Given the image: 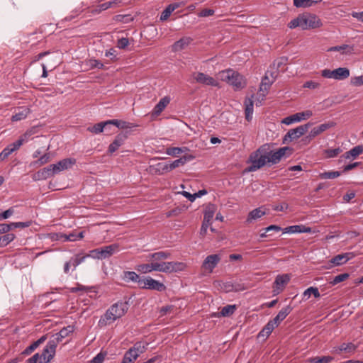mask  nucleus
<instances>
[{
	"label": "nucleus",
	"mask_w": 363,
	"mask_h": 363,
	"mask_svg": "<svg viewBox=\"0 0 363 363\" xmlns=\"http://www.w3.org/2000/svg\"><path fill=\"white\" fill-rule=\"evenodd\" d=\"M29 113L30 109L28 107H20L16 111L15 114L12 116L11 119L13 121H21L26 118Z\"/></svg>",
	"instance_id": "obj_29"
},
{
	"label": "nucleus",
	"mask_w": 363,
	"mask_h": 363,
	"mask_svg": "<svg viewBox=\"0 0 363 363\" xmlns=\"http://www.w3.org/2000/svg\"><path fill=\"white\" fill-rule=\"evenodd\" d=\"M351 83L357 86L363 85V75L352 78Z\"/></svg>",
	"instance_id": "obj_63"
},
{
	"label": "nucleus",
	"mask_w": 363,
	"mask_h": 363,
	"mask_svg": "<svg viewBox=\"0 0 363 363\" xmlns=\"http://www.w3.org/2000/svg\"><path fill=\"white\" fill-rule=\"evenodd\" d=\"M288 26H289V28H290L291 29L297 28V27H300L301 28V18H300V16H298L296 18H294V19L291 20L289 23Z\"/></svg>",
	"instance_id": "obj_60"
},
{
	"label": "nucleus",
	"mask_w": 363,
	"mask_h": 363,
	"mask_svg": "<svg viewBox=\"0 0 363 363\" xmlns=\"http://www.w3.org/2000/svg\"><path fill=\"white\" fill-rule=\"evenodd\" d=\"M312 124V123L308 122L304 125H301L295 128L289 130L284 137L283 143H287L295 139L299 138L308 130Z\"/></svg>",
	"instance_id": "obj_8"
},
{
	"label": "nucleus",
	"mask_w": 363,
	"mask_h": 363,
	"mask_svg": "<svg viewBox=\"0 0 363 363\" xmlns=\"http://www.w3.org/2000/svg\"><path fill=\"white\" fill-rule=\"evenodd\" d=\"M128 310L127 301H118L113 304L99 320V325L101 327L109 325L117 319L121 318Z\"/></svg>",
	"instance_id": "obj_3"
},
{
	"label": "nucleus",
	"mask_w": 363,
	"mask_h": 363,
	"mask_svg": "<svg viewBox=\"0 0 363 363\" xmlns=\"http://www.w3.org/2000/svg\"><path fill=\"white\" fill-rule=\"evenodd\" d=\"M214 216V211L213 209L208 208L205 211L204 216H203V220L206 222H211Z\"/></svg>",
	"instance_id": "obj_55"
},
{
	"label": "nucleus",
	"mask_w": 363,
	"mask_h": 363,
	"mask_svg": "<svg viewBox=\"0 0 363 363\" xmlns=\"http://www.w3.org/2000/svg\"><path fill=\"white\" fill-rule=\"evenodd\" d=\"M334 79L344 80L349 77L350 70L347 67H339L333 69Z\"/></svg>",
	"instance_id": "obj_31"
},
{
	"label": "nucleus",
	"mask_w": 363,
	"mask_h": 363,
	"mask_svg": "<svg viewBox=\"0 0 363 363\" xmlns=\"http://www.w3.org/2000/svg\"><path fill=\"white\" fill-rule=\"evenodd\" d=\"M193 157L191 156H184L180 157L178 160H176L170 163H159L157 165L159 167V170H162V172H170L175 168L184 165L188 160H191Z\"/></svg>",
	"instance_id": "obj_12"
},
{
	"label": "nucleus",
	"mask_w": 363,
	"mask_h": 363,
	"mask_svg": "<svg viewBox=\"0 0 363 363\" xmlns=\"http://www.w3.org/2000/svg\"><path fill=\"white\" fill-rule=\"evenodd\" d=\"M220 256L218 254H213L207 256L203 262L202 268L209 273H211L213 269L220 261Z\"/></svg>",
	"instance_id": "obj_15"
},
{
	"label": "nucleus",
	"mask_w": 363,
	"mask_h": 363,
	"mask_svg": "<svg viewBox=\"0 0 363 363\" xmlns=\"http://www.w3.org/2000/svg\"><path fill=\"white\" fill-rule=\"evenodd\" d=\"M138 285L141 289L155 290L160 292L164 291L166 289L165 285L150 277L142 278L138 281Z\"/></svg>",
	"instance_id": "obj_9"
},
{
	"label": "nucleus",
	"mask_w": 363,
	"mask_h": 363,
	"mask_svg": "<svg viewBox=\"0 0 363 363\" xmlns=\"http://www.w3.org/2000/svg\"><path fill=\"white\" fill-rule=\"evenodd\" d=\"M129 45V40L128 38H122L118 40L117 47L120 49H125Z\"/></svg>",
	"instance_id": "obj_61"
},
{
	"label": "nucleus",
	"mask_w": 363,
	"mask_h": 363,
	"mask_svg": "<svg viewBox=\"0 0 363 363\" xmlns=\"http://www.w3.org/2000/svg\"><path fill=\"white\" fill-rule=\"evenodd\" d=\"M170 99L168 96H164L160 100V101L156 104L153 109V115L158 116L160 115L162 111L166 108V106L169 104Z\"/></svg>",
	"instance_id": "obj_27"
},
{
	"label": "nucleus",
	"mask_w": 363,
	"mask_h": 363,
	"mask_svg": "<svg viewBox=\"0 0 363 363\" xmlns=\"http://www.w3.org/2000/svg\"><path fill=\"white\" fill-rule=\"evenodd\" d=\"M335 125V123L334 122H328L320 124L318 126L314 127L313 128L311 129L308 135L303 139V140L305 143H310L314 138L320 135L328 129L334 127Z\"/></svg>",
	"instance_id": "obj_11"
},
{
	"label": "nucleus",
	"mask_w": 363,
	"mask_h": 363,
	"mask_svg": "<svg viewBox=\"0 0 363 363\" xmlns=\"http://www.w3.org/2000/svg\"><path fill=\"white\" fill-rule=\"evenodd\" d=\"M1 235V243H0V247H5L11 242L16 238L13 233H4Z\"/></svg>",
	"instance_id": "obj_41"
},
{
	"label": "nucleus",
	"mask_w": 363,
	"mask_h": 363,
	"mask_svg": "<svg viewBox=\"0 0 363 363\" xmlns=\"http://www.w3.org/2000/svg\"><path fill=\"white\" fill-rule=\"evenodd\" d=\"M319 1L313 0H294V4L296 7H309L317 4Z\"/></svg>",
	"instance_id": "obj_40"
},
{
	"label": "nucleus",
	"mask_w": 363,
	"mask_h": 363,
	"mask_svg": "<svg viewBox=\"0 0 363 363\" xmlns=\"http://www.w3.org/2000/svg\"><path fill=\"white\" fill-rule=\"evenodd\" d=\"M47 340V335H43L38 340L33 342L30 346L27 347L21 353L23 355H29L35 350L41 344Z\"/></svg>",
	"instance_id": "obj_25"
},
{
	"label": "nucleus",
	"mask_w": 363,
	"mask_h": 363,
	"mask_svg": "<svg viewBox=\"0 0 363 363\" xmlns=\"http://www.w3.org/2000/svg\"><path fill=\"white\" fill-rule=\"evenodd\" d=\"M329 51H340L345 52L346 54H350L353 51V48L348 45H342L340 46H334L328 50Z\"/></svg>",
	"instance_id": "obj_45"
},
{
	"label": "nucleus",
	"mask_w": 363,
	"mask_h": 363,
	"mask_svg": "<svg viewBox=\"0 0 363 363\" xmlns=\"http://www.w3.org/2000/svg\"><path fill=\"white\" fill-rule=\"evenodd\" d=\"M171 257V253L167 251H160L155 253L150 254L148 257L152 262H163L162 260L169 259Z\"/></svg>",
	"instance_id": "obj_26"
},
{
	"label": "nucleus",
	"mask_w": 363,
	"mask_h": 363,
	"mask_svg": "<svg viewBox=\"0 0 363 363\" xmlns=\"http://www.w3.org/2000/svg\"><path fill=\"white\" fill-rule=\"evenodd\" d=\"M286 151H290L289 147H281L277 151L265 152L268 164H275L279 162L281 158L285 155Z\"/></svg>",
	"instance_id": "obj_13"
},
{
	"label": "nucleus",
	"mask_w": 363,
	"mask_h": 363,
	"mask_svg": "<svg viewBox=\"0 0 363 363\" xmlns=\"http://www.w3.org/2000/svg\"><path fill=\"white\" fill-rule=\"evenodd\" d=\"M269 72H266L264 77L262 78L259 86V91H268L269 87L273 84L272 80L269 77Z\"/></svg>",
	"instance_id": "obj_38"
},
{
	"label": "nucleus",
	"mask_w": 363,
	"mask_h": 363,
	"mask_svg": "<svg viewBox=\"0 0 363 363\" xmlns=\"http://www.w3.org/2000/svg\"><path fill=\"white\" fill-rule=\"evenodd\" d=\"M290 279V276L287 274L277 275L274 282V294H279L281 293L284 290L285 286L289 282Z\"/></svg>",
	"instance_id": "obj_16"
},
{
	"label": "nucleus",
	"mask_w": 363,
	"mask_h": 363,
	"mask_svg": "<svg viewBox=\"0 0 363 363\" xmlns=\"http://www.w3.org/2000/svg\"><path fill=\"white\" fill-rule=\"evenodd\" d=\"M291 311L292 308L290 306H287L283 308L272 320H270V321L272 322L274 325L277 328L281 321L286 318Z\"/></svg>",
	"instance_id": "obj_21"
},
{
	"label": "nucleus",
	"mask_w": 363,
	"mask_h": 363,
	"mask_svg": "<svg viewBox=\"0 0 363 363\" xmlns=\"http://www.w3.org/2000/svg\"><path fill=\"white\" fill-rule=\"evenodd\" d=\"M236 310L235 305H227L223 307L218 313V316L228 317L233 315Z\"/></svg>",
	"instance_id": "obj_39"
},
{
	"label": "nucleus",
	"mask_w": 363,
	"mask_h": 363,
	"mask_svg": "<svg viewBox=\"0 0 363 363\" xmlns=\"http://www.w3.org/2000/svg\"><path fill=\"white\" fill-rule=\"evenodd\" d=\"M363 152V146L362 145H357L352 148L350 150L346 152L343 157L345 159H355L357 158L359 155H361Z\"/></svg>",
	"instance_id": "obj_33"
},
{
	"label": "nucleus",
	"mask_w": 363,
	"mask_h": 363,
	"mask_svg": "<svg viewBox=\"0 0 363 363\" xmlns=\"http://www.w3.org/2000/svg\"><path fill=\"white\" fill-rule=\"evenodd\" d=\"M265 211L262 208V207L257 208L252 211H251L247 216V218L246 219L247 223H251L254 220H257L258 218H260L262 216L265 215Z\"/></svg>",
	"instance_id": "obj_24"
},
{
	"label": "nucleus",
	"mask_w": 363,
	"mask_h": 363,
	"mask_svg": "<svg viewBox=\"0 0 363 363\" xmlns=\"http://www.w3.org/2000/svg\"><path fill=\"white\" fill-rule=\"evenodd\" d=\"M275 328V325H274L272 322L269 320L258 333L257 337L262 338L263 340H265L270 335Z\"/></svg>",
	"instance_id": "obj_28"
},
{
	"label": "nucleus",
	"mask_w": 363,
	"mask_h": 363,
	"mask_svg": "<svg viewBox=\"0 0 363 363\" xmlns=\"http://www.w3.org/2000/svg\"><path fill=\"white\" fill-rule=\"evenodd\" d=\"M288 57H281L277 60H276L274 63H273V66L277 69L279 70V69L281 68L282 66H284L287 64L288 62Z\"/></svg>",
	"instance_id": "obj_50"
},
{
	"label": "nucleus",
	"mask_w": 363,
	"mask_h": 363,
	"mask_svg": "<svg viewBox=\"0 0 363 363\" xmlns=\"http://www.w3.org/2000/svg\"><path fill=\"white\" fill-rule=\"evenodd\" d=\"M349 255V253L337 255L331 259L330 262L335 266L343 264L350 259Z\"/></svg>",
	"instance_id": "obj_34"
},
{
	"label": "nucleus",
	"mask_w": 363,
	"mask_h": 363,
	"mask_svg": "<svg viewBox=\"0 0 363 363\" xmlns=\"http://www.w3.org/2000/svg\"><path fill=\"white\" fill-rule=\"evenodd\" d=\"M126 138L127 135L124 133L117 135L113 141L108 146V153L113 154L124 143Z\"/></svg>",
	"instance_id": "obj_20"
},
{
	"label": "nucleus",
	"mask_w": 363,
	"mask_h": 363,
	"mask_svg": "<svg viewBox=\"0 0 363 363\" xmlns=\"http://www.w3.org/2000/svg\"><path fill=\"white\" fill-rule=\"evenodd\" d=\"M334 359L331 356H323L321 357H314L310 359L311 363H330Z\"/></svg>",
	"instance_id": "obj_47"
},
{
	"label": "nucleus",
	"mask_w": 363,
	"mask_h": 363,
	"mask_svg": "<svg viewBox=\"0 0 363 363\" xmlns=\"http://www.w3.org/2000/svg\"><path fill=\"white\" fill-rule=\"evenodd\" d=\"M106 354L100 352L97 354L90 362L89 363H102L105 359Z\"/></svg>",
	"instance_id": "obj_59"
},
{
	"label": "nucleus",
	"mask_w": 363,
	"mask_h": 363,
	"mask_svg": "<svg viewBox=\"0 0 363 363\" xmlns=\"http://www.w3.org/2000/svg\"><path fill=\"white\" fill-rule=\"evenodd\" d=\"M146 350L145 345L141 342H136L133 347L130 348L124 354L121 363H131L136 360L140 354H143Z\"/></svg>",
	"instance_id": "obj_7"
},
{
	"label": "nucleus",
	"mask_w": 363,
	"mask_h": 363,
	"mask_svg": "<svg viewBox=\"0 0 363 363\" xmlns=\"http://www.w3.org/2000/svg\"><path fill=\"white\" fill-rule=\"evenodd\" d=\"M89 257H90L89 254L86 255H82V256L80 255H77L75 257H72L70 259L72 265L74 267V268H75L78 265H79L80 264L84 262L85 261V259Z\"/></svg>",
	"instance_id": "obj_42"
},
{
	"label": "nucleus",
	"mask_w": 363,
	"mask_h": 363,
	"mask_svg": "<svg viewBox=\"0 0 363 363\" xmlns=\"http://www.w3.org/2000/svg\"><path fill=\"white\" fill-rule=\"evenodd\" d=\"M349 277V274L343 273L335 276L333 279L330 281L332 285H336L345 280H346Z\"/></svg>",
	"instance_id": "obj_49"
},
{
	"label": "nucleus",
	"mask_w": 363,
	"mask_h": 363,
	"mask_svg": "<svg viewBox=\"0 0 363 363\" xmlns=\"http://www.w3.org/2000/svg\"><path fill=\"white\" fill-rule=\"evenodd\" d=\"M357 346L352 342L342 344L336 351L353 352L356 350Z\"/></svg>",
	"instance_id": "obj_44"
},
{
	"label": "nucleus",
	"mask_w": 363,
	"mask_h": 363,
	"mask_svg": "<svg viewBox=\"0 0 363 363\" xmlns=\"http://www.w3.org/2000/svg\"><path fill=\"white\" fill-rule=\"evenodd\" d=\"M303 86L310 89H315L319 88L320 84L313 81H307L303 84Z\"/></svg>",
	"instance_id": "obj_58"
},
{
	"label": "nucleus",
	"mask_w": 363,
	"mask_h": 363,
	"mask_svg": "<svg viewBox=\"0 0 363 363\" xmlns=\"http://www.w3.org/2000/svg\"><path fill=\"white\" fill-rule=\"evenodd\" d=\"M13 213L14 211L12 208L7 209L6 211L0 213V220L9 218L13 214Z\"/></svg>",
	"instance_id": "obj_62"
},
{
	"label": "nucleus",
	"mask_w": 363,
	"mask_h": 363,
	"mask_svg": "<svg viewBox=\"0 0 363 363\" xmlns=\"http://www.w3.org/2000/svg\"><path fill=\"white\" fill-rule=\"evenodd\" d=\"M264 150V146H262L250 155L252 165L249 167V171H256L268 164Z\"/></svg>",
	"instance_id": "obj_6"
},
{
	"label": "nucleus",
	"mask_w": 363,
	"mask_h": 363,
	"mask_svg": "<svg viewBox=\"0 0 363 363\" xmlns=\"http://www.w3.org/2000/svg\"><path fill=\"white\" fill-rule=\"evenodd\" d=\"M75 163V159L66 158L59 161L56 164H51V167L52 168L55 174H57L63 170L70 168Z\"/></svg>",
	"instance_id": "obj_18"
},
{
	"label": "nucleus",
	"mask_w": 363,
	"mask_h": 363,
	"mask_svg": "<svg viewBox=\"0 0 363 363\" xmlns=\"http://www.w3.org/2000/svg\"><path fill=\"white\" fill-rule=\"evenodd\" d=\"M301 28L303 30L315 28L320 26V19L315 15L303 14L300 16Z\"/></svg>",
	"instance_id": "obj_10"
},
{
	"label": "nucleus",
	"mask_w": 363,
	"mask_h": 363,
	"mask_svg": "<svg viewBox=\"0 0 363 363\" xmlns=\"http://www.w3.org/2000/svg\"><path fill=\"white\" fill-rule=\"evenodd\" d=\"M311 294H313L315 298H319L320 296V292L316 287L311 286L303 292L304 297L309 298Z\"/></svg>",
	"instance_id": "obj_46"
},
{
	"label": "nucleus",
	"mask_w": 363,
	"mask_h": 363,
	"mask_svg": "<svg viewBox=\"0 0 363 363\" xmlns=\"http://www.w3.org/2000/svg\"><path fill=\"white\" fill-rule=\"evenodd\" d=\"M187 150L188 149L186 147H169V148L167 149V154L169 155L175 156V155H177L179 154L185 152L186 150Z\"/></svg>",
	"instance_id": "obj_48"
},
{
	"label": "nucleus",
	"mask_w": 363,
	"mask_h": 363,
	"mask_svg": "<svg viewBox=\"0 0 363 363\" xmlns=\"http://www.w3.org/2000/svg\"><path fill=\"white\" fill-rule=\"evenodd\" d=\"M141 279L135 272L127 271L123 272V279L126 282L133 281L138 284V281Z\"/></svg>",
	"instance_id": "obj_37"
},
{
	"label": "nucleus",
	"mask_w": 363,
	"mask_h": 363,
	"mask_svg": "<svg viewBox=\"0 0 363 363\" xmlns=\"http://www.w3.org/2000/svg\"><path fill=\"white\" fill-rule=\"evenodd\" d=\"M109 121L111 122V125H114L121 129H130L134 127H137V125L124 121L113 119L109 120Z\"/></svg>",
	"instance_id": "obj_36"
},
{
	"label": "nucleus",
	"mask_w": 363,
	"mask_h": 363,
	"mask_svg": "<svg viewBox=\"0 0 363 363\" xmlns=\"http://www.w3.org/2000/svg\"><path fill=\"white\" fill-rule=\"evenodd\" d=\"M172 12L173 11L171 10V9L167 6L160 15V21H166L170 16Z\"/></svg>",
	"instance_id": "obj_57"
},
{
	"label": "nucleus",
	"mask_w": 363,
	"mask_h": 363,
	"mask_svg": "<svg viewBox=\"0 0 363 363\" xmlns=\"http://www.w3.org/2000/svg\"><path fill=\"white\" fill-rule=\"evenodd\" d=\"M185 264L179 262H152L150 264H139L136 269L141 273H150L153 271L163 273H173L183 271L185 269Z\"/></svg>",
	"instance_id": "obj_1"
},
{
	"label": "nucleus",
	"mask_w": 363,
	"mask_h": 363,
	"mask_svg": "<svg viewBox=\"0 0 363 363\" xmlns=\"http://www.w3.org/2000/svg\"><path fill=\"white\" fill-rule=\"evenodd\" d=\"M321 76L328 79H334L333 70L325 69L321 71Z\"/></svg>",
	"instance_id": "obj_64"
},
{
	"label": "nucleus",
	"mask_w": 363,
	"mask_h": 363,
	"mask_svg": "<svg viewBox=\"0 0 363 363\" xmlns=\"http://www.w3.org/2000/svg\"><path fill=\"white\" fill-rule=\"evenodd\" d=\"M42 360H43V352L41 353V354H40L39 353H36L33 357L29 358L26 361V363H40Z\"/></svg>",
	"instance_id": "obj_54"
},
{
	"label": "nucleus",
	"mask_w": 363,
	"mask_h": 363,
	"mask_svg": "<svg viewBox=\"0 0 363 363\" xmlns=\"http://www.w3.org/2000/svg\"><path fill=\"white\" fill-rule=\"evenodd\" d=\"M119 245L113 243L102 247L92 250L89 252L90 257L97 259H105L109 258L119 251Z\"/></svg>",
	"instance_id": "obj_5"
},
{
	"label": "nucleus",
	"mask_w": 363,
	"mask_h": 363,
	"mask_svg": "<svg viewBox=\"0 0 363 363\" xmlns=\"http://www.w3.org/2000/svg\"><path fill=\"white\" fill-rule=\"evenodd\" d=\"M301 225H291L284 229L285 233H301Z\"/></svg>",
	"instance_id": "obj_51"
},
{
	"label": "nucleus",
	"mask_w": 363,
	"mask_h": 363,
	"mask_svg": "<svg viewBox=\"0 0 363 363\" xmlns=\"http://www.w3.org/2000/svg\"><path fill=\"white\" fill-rule=\"evenodd\" d=\"M34 133L33 130H27L23 135L20 137L16 142L9 144L7 147L11 152L18 150L20 147L26 142H27L30 137Z\"/></svg>",
	"instance_id": "obj_19"
},
{
	"label": "nucleus",
	"mask_w": 363,
	"mask_h": 363,
	"mask_svg": "<svg viewBox=\"0 0 363 363\" xmlns=\"http://www.w3.org/2000/svg\"><path fill=\"white\" fill-rule=\"evenodd\" d=\"M340 175V172L330 171L320 173L319 177L321 179H331L338 177Z\"/></svg>",
	"instance_id": "obj_43"
},
{
	"label": "nucleus",
	"mask_w": 363,
	"mask_h": 363,
	"mask_svg": "<svg viewBox=\"0 0 363 363\" xmlns=\"http://www.w3.org/2000/svg\"><path fill=\"white\" fill-rule=\"evenodd\" d=\"M245 119L250 121L252 118L254 101L252 99L247 98L245 100Z\"/></svg>",
	"instance_id": "obj_30"
},
{
	"label": "nucleus",
	"mask_w": 363,
	"mask_h": 363,
	"mask_svg": "<svg viewBox=\"0 0 363 363\" xmlns=\"http://www.w3.org/2000/svg\"><path fill=\"white\" fill-rule=\"evenodd\" d=\"M9 225H10V230H11L13 228H24L28 227L30 225V223L29 222L11 223H9Z\"/></svg>",
	"instance_id": "obj_56"
},
{
	"label": "nucleus",
	"mask_w": 363,
	"mask_h": 363,
	"mask_svg": "<svg viewBox=\"0 0 363 363\" xmlns=\"http://www.w3.org/2000/svg\"><path fill=\"white\" fill-rule=\"evenodd\" d=\"M220 79L233 86L235 90L245 87L246 82L242 75L233 69H226L220 72Z\"/></svg>",
	"instance_id": "obj_4"
},
{
	"label": "nucleus",
	"mask_w": 363,
	"mask_h": 363,
	"mask_svg": "<svg viewBox=\"0 0 363 363\" xmlns=\"http://www.w3.org/2000/svg\"><path fill=\"white\" fill-rule=\"evenodd\" d=\"M89 65L91 68H97L99 69H104V65L99 60L96 59H91L89 61Z\"/></svg>",
	"instance_id": "obj_53"
},
{
	"label": "nucleus",
	"mask_w": 363,
	"mask_h": 363,
	"mask_svg": "<svg viewBox=\"0 0 363 363\" xmlns=\"http://www.w3.org/2000/svg\"><path fill=\"white\" fill-rule=\"evenodd\" d=\"M341 149L337 147L335 149H327L325 150V153L327 157L333 158L337 156L341 152Z\"/></svg>",
	"instance_id": "obj_52"
},
{
	"label": "nucleus",
	"mask_w": 363,
	"mask_h": 363,
	"mask_svg": "<svg viewBox=\"0 0 363 363\" xmlns=\"http://www.w3.org/2000/svg\"><path fill=\"white\" fill-rule=\"evenodd\" d=\"M111 126V122L108 121L98 123L93 126L88 127L87 130L92 133L99 134L104 130H108Z\"/></svg>",
	"instance_id": "obj_23"
},
{
	"label": "nucleus",
	"mask_w": 363,
	"mask_h": 363,
	"mask_svg": "<svg viewBox=\"0 0 363 363\" xmlns=\"http://www.w3.org/2000/svg\"><path fill=\"white\" fill-rule=\"evenodd\" d=\"M192 77L195 82L204 85L217 86L218 83L213 77L203 73V72H194Z\"/></svg>",
	"instance_id": "obj_17"
},
{
	"label": "nucleus",
	"mask_w": 363,
	"mask_h": 363,
	"mask_svg": "<svg viewBox=\"0 0 363 363\" xmlns=\"http://www.w3.org/2000/svg\"><path fill=\"white\" fill-rule=\"evenodd\" d=\"M55 175V172L51 167V164L39 170L36 173V177L38 179H46Z\"/></svg>",
	"instance_id": "obj_32"
},
{
	"label": "nucleus",
	"mask_w": 363,
	"mask_h": 363,
	"mask_svg": "<svg viewBox=\"0 0 363 363\" xmlns=\"http://www.w3.org/2000/svg\"><path fill=\"white\" fill-rule=\"evenodd\" d=\"M313 112L310 110H307L302 112H298L295 114L291 115L284 118L281 123L286 125H291L294 123L300 122L303 120H306L312 116Z\"/></svg>",
	"instance_id": "obj_14"
},
{
	"label": "nucleus",
	"mask_w": 363,
	"mask_h": 363,
	"mask_svg": "<svg viewBox=\"0 0 363 363\" xmlns=\"http://www.w3.org/2000/svg\"><path fill=\"white\" fill-rule=\"evenodd\" d=\"M121 0H113L104 2L103 4H99L97 6V7L94 9V11L96 13H100L102 11H105L109 8L113 7L116 5H118L119 3H121Z\"/></svg>",
	"instance_id": "obj_35"
},
{
	"label": "nucleus",
	"mask_w": 363,
	"mask_h": 363,
	"mask_svg": "<svg viewBox=\"0 0 363 363\" xmlns=\"http://www.w3.org/2000/svg\"><path fill=\"white\" fill-rule=\"evenodd\" d=\"M74 331V326L69 325L55 334L43 350V360L40 363H48L54 357L57 345Z\"/></svg>",
	"instance_id": "obj_2"
},
{
	"label": "nucleus",
	"mask_w": 363,
	"mask_h": 363,
	"mask_svg": "<svg viewBox=\"0 0 363 363\" xmlns=\"http://www.w3.org/2000/svg\"><path fill=\"white\" fill-rule=\"evenodd\" d=\"M192 39L190 37H183L179 40L176 41L172 45V51L173 52H179L181 51L191 43Z\"/></svg>",
	"instance_id": "obj_22"
}]
</instances>
